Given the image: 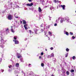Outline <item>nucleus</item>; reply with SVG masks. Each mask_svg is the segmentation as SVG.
I'll use <instances>...</instances> for the list:
<instances>
[{
	"mask_svg": "<svg viewBox=\"0 0 76 76\" xmlns=\"http://www.w3.org/2000/svg\"><path fill=\"white\" fill-rule=\"evenodd\" d=\"M64 22H69V18L68 17L65 18H64Z\"/></svg>",
	"mask_w": 76,
	"mask_h": 76,
	"instance_id": "f257e3e1",
	"label": "nucleus"
},
{
	"mask_svg": "<svg viewBox=\"0 0 76 76\" xmlns=\"http://www.w3.org/2000/svg\"><path fill=\"white\" fill-rule=\"evenodd\" d=\"M1 44H5V42H6V41L4 40L2 37H1Z\"/></svg>",
	"mask_w": 76,
	"mask_h": 76,
	"instance_id": "f03ea898",
	"label": "nucleus"
},
{
	"mask_svg": "<svg viewBox=\"0 0 76 76\" xmlns=\"http://www.w3.org/2000/svg\"><path fill=\"white\" fill-rule=\"evenodd\" d=\"M8 18L9 20H12V15H9L8 16Z\"/></svg>",
	"mask_w": 76,
	"mask_h": 76,
	"instance_id": "7ed1b4c3",
	"label": "nucleus"
},
{
	"mask_svg": "<svg viewBox=\"0 0 76 76\" xmlns=\"http://www.w3.org/2000/svg\"><path fill=\"white\" fill-rule=\"evenodd\" d=\"M17 56L18 58H20L22 57V55H21L20 53H17Z\"/></svg>",
	"mask_w": 76,
	"mask_h": 76,
	"instance_id": "20e7f679",
	"label": "nucleus"
},
{
	"mask_svg": "<svg viewBox=\"0 0 76 76\" xmlns=\"http://www.w3.org/2000/svg\"><path fill=\"white\" fill-rule=\"evenodd\" d=\"M38 30L37 29V28H35L34 29V31L35 32L34 34H37V32H38Z\"/></svg>",
	"mask_w": 76,
	"mask_h": 76,
	"instance_id": "39448f33",
	"label": "nucleus"
},
{
	"mask_svg": "<svg viewBox=\"0 0 76 76\" xmlns=\"http://www.w3.org/2000/svg\"><path fill=\"white\" fill-rule=\"evenodd\" d=\"M25 25L24 26V27L25 28V29L26 30L28 29V28H27V26H28V24H24Z\"/></svg>",
	"mask_w": 76,
	"mask_h": 76,
	"instance_id": "423d86ee",
	"label": "nucleus"
},
{
	"mask_svg": "<svg viewBox=\"0 0 76 76\" xmlns=\"http://www.w3.org/2000/svg\"><path fill=\"white\" fill-rule=\"evenodd\" d=\"M26 5L27 6H33V3H31L30 4H26Z\"/></svg>",
	"mask_w": 76,
	"mask_h": 76,
	"instance_id": "0eeeda50",
	"label": "nucleus"
},
{
	"mask_svg": "<svg viewBox=\"0 0 76 76\" xmlns=\"http://www.w3.org/2000/svg\"><path fill=\"white\" fill-rule=\"evenodd\" d=\"M64 5H61V7H62L63 9L64 10H65V7H66Z\"/></svg>",
	"mask_w": 76,
	"mask_h": 76,
	"instance_id": "6e6552de",
	"label": "nucleus"
},
{
	"mask_svg": "<svg viewBox=\"0 0 76 76\" xmlns=\"http://www.w3.org/2000/svg\"><path fill=\"white\" fill-rule=\"evenodd\" d=\"M15 44H19V42L18 41L15 40Z\"/></svg>",
	"mask_w": 76,
	"mask_h": 76,
	"instance_id": "1a4fd4ad",
	"label": "nucleus"
},
{
	"mask_svg": "<svg viewBox=\"0 0 76 76\" xmlns=\"http://www.w3.org/2000/svg\"><path fill=\"white\" fill-rule=\"evenodd\" d=\"M15 66L17 67H19V64L18 63H16L15 64Z\"/></svg>",
	"mask_w": 76,
	"mask_h": 76,
	"instance_id": "9d476101",
	"label": "nucleus"
},
{
	"mask_svg": "<svg viewBox=\"0 0 76 76\" xmlns=\"http://www.w3.org/2000/svg\"><path fill=\"white\" fill-rule=\"evenodd\" d=\"M0 47H1V48H4V44H1Z\"/></svg>",
	"mask_w": 76,
	"mask_h": 76,
	"instance_id": "9b49d317",
	"label": "nucleus"
},
{
	"mask_svg": "<svg viewBox=\"0 0 76 76\" xmlns=\"http://www.w3.org/2000/svg\"><path fill=\"white\" fill-rule=\"evenodd\" d=\"M39 12H42V10H41V7H39L38 10Z\"/></svg>",
	"mask_w": 76,
	"mask_h": 76,
	"instance_id": "f8f14e48",
	"label": "nucleus"
},
{
	"mask_svg": "<svg viewBox=\"0 0 76 76\" xmlns=\"http://www.w3.org/2000/svg\"><path fill=\"white\" fill-rule=\"evenodd\" d=\"M64 21V18H61L60 21L61 23H63Z\"/></svg>",
	"mask_w": 76,
	"mask_h": 76,
	"instance_id": "ddd939ff",
	"label": "nucleus"
},
{
	"mask_svg": "<svg viewBox=\"0 0 76 76\" xmlns=\"http://www.w3.org/2000/svg\"><path fill=\"white\" fill-rule=\"evenodd\" d=\"M23 24H26V22L25 20H23Z\"/></svg>",
	"mask_w": 76,
	"mask_h": 76,
	"instance_id": "4468645a",
	"label": "nucleus"
},
{
	"mask_svg": "<svg viewBox=\"0 0 76 76\" xmlns=\"http://www.w3.org/2000/svg\"><path fill=\"white\" fill-rule=\"evenodd\" d=\"M20 61L21 62H22V63H23V62H24V61H23V59L22 58L20 59Z\"/></svg>",
	"mask_w": 76,
	"mask_h": 76,
	"instance_id": "2eb2a0df",
	"label": "nucleus"
},
{
	"mask_svg": "<svg viewBox=\"0 0 76 76\" xmlns=\"http://www.w3.org/2000/svg\"><path fill=\"white\" fill-rule=\"evenodd\" d=\"M48 32L49 33V35H52V33L50 31H48Z\"/></svg>",
	"mask_w": 76,
	"mask_h": 76,
	"instance_id": "dca6fc26",
	"label": "nucleus"
},
{
	"mask_svg": "<svg viewBox=\"0 0 76 76\" xmlns=\"http://www.w3.org/2000/svg\"><path fill=\"white\" fill-rule=\"evenodd\" d=\"M4 72V70L1 69V70H0V73H1V72L3 73Z\"/></svg>",
	"mask_w": 76,
	"mask_h": 76,
	"instance_id": "f3484780",
	"label": "nucleus"
},
{
	"mask_svg": "<svg viewBox=\"0 0 76 76\" xmlns=\"http://www.w3.org/2000/svg\"><path fill=\"white\" fill-rule=\"evenodd\" d=\"M69 71H67L66 72V74L67 75H69Z\"/></svg>",
	"mask_w": 76,
	"mask_h": 76,
	"instance_id": "a211bd4d",
	"label": "nucleus"
},
{
	"mask_svg": "<svg viewBox=\"0 0 76 76\" xmlns=\"http://www.w3.org/2000/svg\"><path fill=\"white\" fill-rule=\"evenodd\" d=\"M11 30L12 32H13V33H14L15 32V31H13V28H12Z\"/></svg>",
	"mask_w": 76,
	"mask_h": 76,
	"instance_id": "6ab92c4d",
	"label": "nucleus"
},
{
	"mask_svg": "<svg viewBox=\"0 0 76 76\" xmlns=\"http://www.w3.org/2000/svg\"><path fill=\"white\" fill-rule=\"evenodd\" d=\"M41 66L42 67H44V64L43 63H42Z\"/></svg>",
	"mask_w": 76,
	"mask_h": 76,
	"instance_id": "aec40b11",
	"label": "nucleus"
},
{
	"mask_svg": "<svg viewBox=\"0 0 76 76\" xmlns=\"http://www.w3.org/2000/svg\"><path fill=\"white\" fill-rule=\"evenodd\" d=\"M73 60H75L76 59V57L75 56H73L72 57Z\"/></svg>",
	"mask_w": 76,
	"mask_h": 76,
	"instance_id": "412c9836",
	"label": "nucleus"
},
{
	"mask_svg": "<svg viewBox=\"0 0 76 76\" xmlns=\"http://www.w3.org/2000/svg\"><path fill=\"white\" fill-rule=\"evenodd\" d=\"M70 72H71V73H73V72H75V70L73 69H71Z\"/></svg>",
	"mask_w": 76,
	"mask_h": 76,
	"instance_id": "4be33fe9",
	"label": "nucleus"
},
{
	"mask_svg": "<svg viewBox=\"0 0 76 76\" xmlns=\"http://www.w3.org/2000/svg\"><path fill=\"white\" fill-rule=\"evenodd\" d=\"M66 51H67V52H69V49L68 48H67L66 49Z\"/></svg>",
	"mask_w": 76,
	"mask_h": 76,
	"instance_id": "5701e85b",
	"label": "nucleus"
},
{
	"mask_svg": "<svg viewBox=\"0 0 76 76\" xmlns=\"http://www.w3.org/2000/svg\"><path fill=\"white\" fill-rule=\"evenodd\" d=\"M50 57H54V54L53 53H51Z\"/></svg>",
	"mask_w": 76,
	"mask_h": 76,
	"instance_id": "b1692460",
	"label": "nucleus"
},
{
	"mask_svg": "<svg viewBox=\"0 0 76 76\" xmlns=\"http://www.w3.org/2000/svg\"><path fill=\"white\" fill-rule=\"evenodd\" d=\"M65 34H66V35H69V33H68V32H65Z\"/></svg>",
	"mask_w": 76,
	"mask_h": 76,
	"instance_id": "393cba45",
	"label": "nucleus"
},
{
	"mask_svg": "<svg viewBox=\"0 0 76 76\" xmlns=\"http://www.w3.org/2000/svg\"><path fill=\"white\" fill-rule=\"evenodd\" d=\"M9 67L10 68V69H11V68H13L12 66V65H10V66H9Z\"/></svg>",
	"mask_w": 76,
	"mask_h": 76,
	"instance_id": "a878e982",
	"label": "nucleus"
},
{
	"mask_svg": "<svg viewBox=\"0 0 76 76\" xmlns=\"http://www.w3.org/2000/svg\"><path fill=\"white\" fill-rule=\"evenodd\" d=\"M67 56H68V53H66L65 56V57H67Z\"/></svg>",
	"mask_w": 76,
	"mask_h": 76,
	"instance_id": "bb28decb",
	"label": "nucleus"
},
{
	"mask_svg": "<svg viewBox=\"0 0 76 76\" xmlns=\"http://www.w3.org/2000/svg\"><path fill=\"white\" fill-rule=\"evenodd\" d=\"M70 35H73V33H72L71 32H70Z\"/></svg>",
	"mask_w": 76,
	"mask_h": 76,
	"instance_id": "cd10ccee",
	"label": "nucleus"
},
{
	"mask_svg": "<svg viewBox=\"0 0 76 76\" xmlns=\"http://www.w3.org/2000/svg\"><path fill=\"white\" fill-rule=\"evenodd\" d=\"M29 31L30 33V34H31V33H32V31H31V30H29Z\"/></svg>",
	"mask_w": 76,
	"mask_h": 76,
	"instance_id": "c85d7f7f",
	"label": "nucleus"
},
{
	"mask_svg": "<svg viewBox=\"0 0 76 76\" xmlns=\"http://www.w3.org/2000/svg\"><path fill=\"white\" fill-rule=\"evenodd\" d=\"M72 38L73 39H75V37L74 36H72Z\"/></svg>",
	"mask_w": 76,
	"mask_h": 76,
	"instance_id": "c756f323",
	"label": "nucleus"
},
{
	"mask_svg": "<svg viewBox=\"0 0 76 76\" xmlns=\"http://www.w3.org/2000/svg\"><path fill=\"white\" fill-rule=\"evenodd\" d=\"M60 20L59 19V18H58L56 20V22H58Z\"/></svg>",
	"mask_w": 76,
	"mask_h": 76,
	"instance_id": "7c9ffc66",
	"label": "nucleus"
},
{
	"mask_svg": "<svg viewBox=\"0 0 76 76\" xmlns=\"http://www.w3.org/2000/svg\"><path fill=\"white\" fill-rule=\"evenodd\" d=\"M50 49L51 50H53V49H54V48H53V47H52L50 48Z\"/></svg>",
	"mask_w": 76,
	"mask_h": 76,
	"instance_id": "2f4dec72",
	"label": "nucleus"
},
{
	"mask_svg": "<svg viewBox=\"0 0 76 76\" xmlns=\"http://www.w3.org/2000/svg\"><path fill=\"white\" fill-rule=\"evenodd\" d=\"M57 26V23H55L54 25V26Z\"/></svg>",
	"mask_w": 76,
	"mask_h": 76,
	"instance_id": "473e14b6",
	"label": "nucleus"
},
{
	"mask_svg": "<svg viewBox=\"0 0 76 76\" xmlns=\"http://www.w3.org/2000/svg\"><path fill=\"white\" fill-rule=\"evenodd\" d=\"M6 31H7V32H8V31H9V28H7L6 30Z\"/></svg>",
	"mask_w": 76,
	"mask_h": 76,
	"instance_id": "72a5a7b5",
	"label": "nucleus"
},
{
	"mask_svg": "<svg viewBox=\"0 0 76 76\" xmlns=\"http://www.w3.org/2000/svg\"><path fill=\"white\" fill-rule=\"evenodd\" d=\"M57 0H54V2L56 3H57Z\"/></svg>",
	"mask_w": 76,
	"mask_h": 76,
	"instance_id": "f704fd0d",
	"label": "nucleus"
},
{
	"mask_svg": "<svg viewBox=\"0 0 76 76\" xmlns=\"http://www.w3.org/2000/svg\"><path fill=\"white\" fill-rule=\"evenodd\" d=\"M20 23H21V24H22V21H21V20H20Z\"/></svg>",
	"mask_w": 76,
	"mask_h": 76,
	"instance_id": "c9c22d12",
	"label": "nucleus"
},
{
	"mask_svg": "<svg viewBox=\"0 0 76 76\" xmlns=\"http://www.w3.org/2000/svg\"><path fill=\"white\" fill-rule=\"evenodd\" d=\"M2 61V59H1V58H0V62H1Z\"/></svg>",
	"mask_w": 76,
	"mask_h": 76,
	"instance_id": "e433bc0d",
	"label": "nucleus"
},
{
	"mask_svg": "<svg viewBox=\"0 0 76 76\" xmlns=\"http://www.w3.org/2000/svg\"><path fill=\"white\" fill-rule=\"evenodd\" d=\"M29 2H32V0H28Z\"/></svg>",
	"mask_w": 76,
	"mask_h": 76,
	"instance_id": "4c0bfd02",
	"label": "nucleus"
},
{
	"mask_svg": "<svg viewBox=\"0 0 76 76\" xmlns=\"http://www.w3.org/2000/svg\"><path fill=\"white\" fill-rule=\"evenodd\" d=\"M50 55H48V58H50Z\"/></svg>",
	"mask_w": 76,
	"mask_h": 76,
	"instance_id": "58836bf2",
	"label": "nucleus"
},
{
	"mask_svg": "<svg viewBox=\"0 0 76 76\" xmlns=\"http://www.w3.org/2000/svg\"><path fill=\"white\" fill-rule=\"evenodd\" d=\"M14 39L16 40V37H15H15H14Z\"/></svg>",
	"mask_w": 76,
	"mask_h": 76,
	"instance_id": "ea45409f",
	"label": "nucleus"
},
{
	"mask_svg": "<svg viewBox=\"0 0 76 76\" xmlns=\"http://www.w3.org/2000/svg\"><path fill=\"white\" fill-rule=\"evenodd\" d=\"M43 54H44V53L42 52L41 53V55H42V56Z\"/></svg>",
	"mask_w": 76,
	"mask_h": 76,
	"instance_id": "a19ab883",
	"label": "nucleus"
},
{
	"mask_svg": "<svg viewBox=\"0 0 76 76\" xmlns=\"http://www.w3.org/2000/svg\"><path fill=\"white\" fill-rule=\"evenodd\" d=\"M43 26V24H42L40 26V27H42Z\"/></svg>",
	"mask_w": 76,
	"mask_h": 76,
	"instance_id": "79ce46f5",
	"label": "nucleus"
},
{
	"mask_svg": "<svg viewBox=\"0 0 76 76\" xmlns=\"http://www.w3.org/2000/svg\"><path fill=\"white\" fill-rule=\"evenodd\" d=\"M41 32H43L44 30H43L42 29H41Z\"/></svg>",
	"mask_w": 76,
	"mask_h": 76,
	"instance_id": "37998d69",
	"label": "nucleus"
},
{
	"mask_svg": "<svg viewBox=\"0 0 76 76\" xmlns=\"http://www.w3.org/2000/svg\"><path fill=\"white\" fill-rule=\"evenodd\" d=\"M72 76H74V73H72Z\"/></svg>",
	"mask_w": 76,
	"mask_h": 76,
	"instance_id": "c03bdc74",
	"label": "nucleus"
},
{
	"mask_svg": "<svg viewBox=\"0 0 76 76\" xmlns=\"http://www.w3.org/2000/svg\"><path fill=\"white\" fill-rule=\"evenodd\" d=\"M39 59H41V56H39Z\"/></svg>",
	"mask_w": 76,
	"mask_h": 76,
	"instance_id": "a18cd8bd",
	"label": "nucleus"
},
{
	"mask_svg": "<svg viewBox=\"0 0 76 76\" xmlns=\"http://www.w3.org/2000/svg\"><path fill=\"white\" fill-rule=\"evenodd\" d=\"M15 18H19V17H15Z\"/></svg>",
	"mask_w": 76,
	"mask_h": 76,
	"instance_id": "49530a36",
	"label": "nucleus"
},
{
	"mask_svg": "<svg viewBox=\"0 0 76 76\" xmlns=\"http://www.w3.org/2000/svg\"><path fill=\"white\" fill-rule=\"evenodd\" d=\"M46 32H44V33H45V35H46Z\"/></svg>",
	"mask_w": 76,
	"mask_h": 76,
	"instance_id": "de8ad7c7",
	"label": "nucleus"
},
{
	"mask_svg": "<svg viewBox=\"0 0 76 76\" xmlns=\"http://www.w3.org/2000/svg\"><path fill=\"white\" fill-rule=\"evenodd\" d=\"M48 29H50V25H49L48 26Z\"/></svg>",
	"mask_w": 76,
	"mask_h": 76,
	"instance_id": "09e8293b",
	"label": "nucleus"
},
{
	"mask_svg": "<svg viewBox=\"0 0 76 76\" xmlns=\"http://www.w3.org/2000/svg\"><path fill=\"white\" fill-rule=\"evenodd\" d=\"M31 64H28V66H31Z\"/></svg>",
	"mask_w": 76,
	"mask_h": 76,
	"instance_id": "8fccbe9b",
	"label": "nucleus"
},
{
	"mask_svg": "<svg viewBox=\"0 0 76 76\" xmlns=\"http://www.w3.org/2000/svg\"><path fill=\"white\" fill-rule=\"evenodd\" d=\"M47 7V6H45V8H46Z\"/></svg>",
	"mask_w": 76,
	"mask_h": 76,
	"instance_id": "3c124183",
	"label": "nucleus"
},
{
	"mask_svg": "<svg viewBox=\"0 0 76 76\" xmlns=\"http://www.w3.org/2000/svg\"><path fill=\"white\" fill-rule=\"evenodd\" d=\"M51 76H54V75L52 74Z\"/></svg>",
	"mask_w": 76,
	"mask_h": 76,
	"instance_id": "603ef678",
	"label": "nucleus"
},
{
	"mask_svg": "<svg viewBox=\"0 0 76 76\" xmlns=\"http://www.w3.org/2000/svg\"><path fill=\"white\" fill-rule=\"evenodd\" d=\"M48 38H49V39H48L49 40H50V38H49L48 37Z\"/></svg>",
	"mask_w": 76,
	"mask_h": 76,
	"instance_id": "864d4df0",
	"label": "nucleus"
},
{
	"mask_svg": "<svg viewBox=\"0 0 76 76\" xmlns=\"http://www.w3.org/2000/svg\"><path fill=\"white\" fill-rule=\"evenodd\" d=\"M45 50L46 51H47V49H46V48L45 49Z\"/></svg>",
	"mask_w": 76,
	"mask_h": 76,
	"instance_id": "5fc2aeb1",
	"label": "nucleus"
},
{
	"mask_svg": "<svg viewBox=\"0 0 76 76\" xmlns=\"http://www.w3.org/2000/svg\"><path fill=\"white\" fill-rule=\"evenodd\" d=\"M13 41H14V42H15V40H13Z\"/></svg>",
	"mask_w": 76,
	"mask_h": 76,
	"instance_id": "6e6d98bb",
	"label": "nucleus"
},
{
	"mask_svg": "<svg viewBox=\"0 0 76 76\" xmlns=\"http://www.w3.org/2000/svg\"><path fill=\"white\" fill-rule=\"evenodd\" d=\"M44 1H43V2H44Z\"/></svg>",
	"mask_w": 76,
	"mask_h": 76,
	"instance_id": "4d7b16f0",
	"label": "nucleus"
},
{
	"mask_svg": "<svg viewBox=\"0 0 76 76\" xmlns=\"http://www.w3.org/2000/svg\"><path fill=\"white\" fill-rule=\"evenodd\" d=\"M11 28H13V26H11Z\"/></svg>",
	"mask_w": 76,
	"mask_h": 76,
	"instance_id": "13d9d810",
	"label": "nucleus"
},
{
	"mask_svg": "<svg viewBox=\"0 0 76 76\" xmlns=\"http://www.w3.org/2000/svg\"><path fill=\"white\" fill-rule=\"evenodd\" d=\"M25 73H24V75H25Z\"/></svg>",
	"mask_w": 76,
	"mask_h": 76,
	"instance_id": "bf43d9fd",
	"label": "nucleus"
},
{
	"mask_svg": "<svg viewBox=\"0 0 76 76\" xmlns=\"http://www.w3.org/2000/svg\"><path fill=\"white\" fill-rule=\"evenodd\" d=\"M46 36H47V37H48V36H47V35H46Z\"/></svg>",
	"mask_w": 76,
	"mask_h": 76,
	"instance_id": "052dcab7",
	"label": "nucleus"
}]
</instances>
